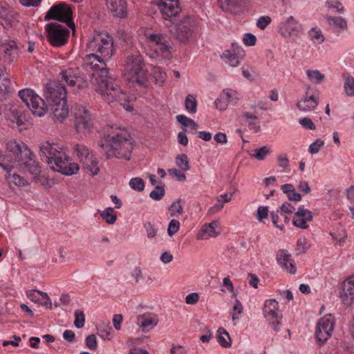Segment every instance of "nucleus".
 I'll use <instances>...</instances> for the list:
<instances>
[{
    "mask_svg": "<svg viewBox=\"0 0 354 354\" xmlns=\"http://www.w3.org/2000/svg\"><path fill=\"white\" fill-rule=\"evenodd\" d=\"M217 340L222 347L229 348L231 346L232 342L229 333L223 328L218 329Z\"/></svg>",
    "mask_w": 354,
    "mask_h": 354,
    "instance_id": "33",
    "label": "nucleus"
},
{
    "mask_svg": "<svg viewBox=\"0 0 354 354\" xmlns=\"http://www.w3.org/2000/svg\"><path fill=\"white\" fill-rule=\"evenodd\" d=\"M74 129L80 138H86L92 133L93 119L90 111L81 104H75L72 108Z\"/></svg>",
    "mask_w": 354,
    "mask_h": 354,
    "instance_id": "8",
    "label": "nucleus"
},
{
    "mask_svg": "<svg viewBox=\"0 0 354 354\" xmlns=\"http://www.w3.org/2000/svg\"><path fill=\"white\" fill-rule=\"evenodd\" d=\"M276 259L280 266L290 274H295L297 268L294 260L288 251L280 250L277 252Z\"/></svg>",
    "mask_w": 354,
    "mask_h": 354,
    "instance_id": "26",
    "label": "nucleus"
},
{
    "mask_svg": "<svg viewBox=\"0 0 354 354\" xmlns=\"http://www.w3.org/2000/svg\"><path fill=\"white\" fill-rule=\"evenodd\" d=\"M106 158H116L129 160L133 145L127 130L117 125H106L98 143Z\"/></svg>",
    "mask_w": 354,
    "mask_h": 354,
    "instance_id": "3",
    "label": "nucleus"
},
{
    "mask_svg": "<svg viewBox=\"0 0 354 354\" xmlns=\"http://www.w3.org/2000/svg\"><path fill=\"white\" fill-rule=\"evenodd\" d=\"M75 321L74 325L77 328H82L84 326L85 315L82 310H76L74 313Z\"/></svg>",
    "mask_w": 354,
    "mask_h": 354,
    "instance_id": "51",
    "label": "nucleus"
},
{
    "mask_svg": "<svg viewBox=\"0 0 354 354\" xmlns=\"http://www.w3.org/2000/svg\"><path fill=\"white\" fill-rule=\"evenodd\" d=\"M326 6L328 8L333 9L335 12L342 13L344 12V7L339 1L328 0L326 2Z\"/></svg>",
    "mask_w": 354,
    "mask_h": 354,
    "instance_id": "53",
    "label": "nucleus"
},
{
    "mask_svg": "<svg viewBox=\"0 0 354 354\" xmlns=\"http://www.w3.org/2000/svg\"><path fill=\"white\" fill-rule=\"evenodd\" d=\"M268 207L267 206H259L257 210V219L263 223L265 218L268 216Z\"/></svg>",
    "mask_w": 354,
    "mask_h": 354,
    "instance_id": "56",
    "label": "nucleus"
},
{
    "mask_svg": "<svg viewBox=\"0 0 354 354\" xmlns=\"http://www.w3.org/2000/svg\"><path fill=\"white\" fill-rule=\"evenodd\" d=\"M277 30L283 38L290 39L301 31L302 26L293 16H289L283 19Z\"/></svg>",
    "mask_w": 354,
    "mask_h": 354,
    "instance_id": "16",
    "label": "nucleus"
},
{
    "mask_svg": "<svg viewBox=\"0 0 354 354\" xmlns=\"http://www.w3.org/2000/svg\"><path fill=\"white\" fill-rule=\"evenodd\" d=\"M86 346L90 350H95L97 348V338L95 335H90L86 337L85 339Z\"/></svg>",
    "mask_w": 354,
    "mask_h": 354,
    "instance_id": "58",
    "label": "nucleus"
},
{
    "mask_svg": "<svg viewBox=\"0 0 354 354\" xmlns=\"http://www.w3.org/2000/svg\"><path fill=\"white\" fill-rule=\"evenodd\" d=\"M19 55V48L15 40L7 38L0 45V58L5 62L11 64Z\"/></svg>",
    "mask_w": 354,
    "mask_h": 354,
    "instance_id": "17",
    "label": "nucleus"
},
{
    "mask_svg": "<svg viewBox=\"0 0 354 354\" xmlns=\"http://www.w3.org/2000/svg\"><path fill=\"white\" fill-rule=\"evenodd\" d=\"M124 77L129 83L145 86L147 82V70L139 52L129 55L124 63Z\"/></svg>",
    "mask_w": 354,
    "mask_h": 354,
    "instance_id": "7",
    "label": "nucleus"
},
{
    "mask_svg": "<svg viewBox=\"0 0 354 354\" xmlns=\"http://www.w3.org/2000/svg\"><path fill=\"white\" fill-rule=\"evenodd\" d=\"M140 44L142 48L151 59H169L171 55V45L166 36L156 33L149 28H141Z\"/></svg>",
    "mask_w": 354,
    "mask_h": 354,
    "instance_id": "6",
    "label": "nucleus"
},
{
    "mask_svg": "<svg viewBox=\"0 0 354 354\" xmlns=\"http://www.w3.org/2000/svg\"><path fill=\"white\" fill-rule=\"evenodd\" d=\"M26 296L32 301L51 308L52 303L47 293L37 290H30L26 292Z\"/></svg>",
    "mask_w": 354,
    "mask_h": 354,
    "instance_id": "30",
    "label": "nucleus"
},
{
    "mask_svg": "<svg viewBox=\"0 0 354 354\" xmlns=\"http://www.w3.org/2000/svg\"><path fill=\"white\" fill-rule=\"evenodd\" d=\"M245 0H218L220 8L223 11H232L239 7Z\"/></svg>",
    "mask_w": 354,
    "mask_h": 354,
    "instance_id": "35",
    "label": "nucleus"
},
{
    "mask_svg": "<svg viewBox=\"0 0 354 354\" xmlns=\"http://www.w3.org/2000/svg\"><path fill=\"white\" fill-rule=\"evenodd\" d=\"M19 96L26 105L37 117L44 116L48 111L45 101L33 90L24 88L19 91Z\"/></svg>",
    "mask_w": 354,
    "mask_h": 354,
    "instance_id": "9",
    "label": "nucleus"
},
{
    "mask_svg": "<svg viewBox=\"0 0 354 354\" xmlns=\"http://www.w3.org/2000/svg\"><path fill=\"white\" fill-rule=\"evenodd\" d=\"M199 300V295L197 292H192L188 294L185 297V302L187 304H196Z\"/></svg>",
    "mask_w": 354,
    "mask_h": 354,
    "instance_id": "64",
    "label": "nucleus"
},
{
    "mask_svg": "<svg viewBox=\"0 0 354 354\" xmlns=\"http://www.w3.org/2000/svg\"><path fill=\"white\" fill-rule=\"evenodd\" d=\"M144 228L146 230L148 239H153L158 234L157 227L151 222L147 221L144 223Z\"/></svg>",
    "mask_w": 354,
    "mask_h": 354,
    "instance_id": "52",
    "label": "nucleus"
},
{
    "mask_svg": "<svg viewBox=\"0 0 354 354\" xmlns=\"http://www.w3.org/2000/svg\"><path fill=\"white\" fill-rule=\"evenodd\" d=\"M152 76L154 78L155 84L158 86H162L167 78L166 73L160 67H154Z\"/></svg>",
    "mask_w": 354,
    "mask_h": 354,
    "instance_id": "44",
    "label": "nucleus"
},
{
    "mask_svg": "<svg viewBox=\"0 0 354 354\" xmlns=\"http://www.w3.org/2000/svg\"><path fill=\"white\" fill-rule=\"evenodd\" d=\"M263 314L264 318L270 322L271 327L277 331L278 326L281 324L282 314L279 310V303L275 299L266 300L263 308Z\"/></svg>",
    "mask_w": 354,
    "mask_h": 354,
    "instance_id": "13",
    "label": "nucleus"
},
{
    "mask_svg": "<svg viewBox=\"0 0 354 354\" xmlns=\"http://www.w3.org/2000/svg\"><path fill=\"white\" fill-rule=\"evenodd\" d=\"M324 145V142L320 140H316L309 146V152L311 153H317Z\"/></svg>",
    "mask_w": 354,
    "mask_h": 354,
    "instance_id": "62",
    "label": "nucleus"
},
{
    "mask_svg": "<svg viewBox=\"0 0 354 354\" xmlns=\"http://www.w3.org/2000/svg\"><path fill=\"white\" fill-rule=\"evenodd\" d=\"M72 10L70 7L64 3L53 6L45 15L46 20L56 19L66 23L67 26L75 29V24L71 20Z\"/></svg>",
    "mask_w": 354,
    "mask_h": 354,
    "instance_id": "11",
    "label": "nucleus"
},
{
    "mask_svg": "<svg viewBox=\"0 0 354 354\" xmlns=\"http://www.w3.org/2000/svg\"><path fill=\"white\" fill-rule=\"evenodd\" d=\"M176 164L184 171H187L190 169L188 158L186 154L178 155L176 158Z\"/></svg>",
    "mask_w": 354,
    "mask_h": 354,
    "instance_id": "47",
    "label": "nucleus"
},
{
    "mask_svg": "<svg viewBox=\"0 0 354 354\" xmlns=\"http://www.w3.org/2000/svg\"><path fill=\"white\" fill-rule=\"evenodd\" d=\"M44 95L50 105L66 100L65 87L55 82L49 81L44 88Z\"/></svg>",
    "mask_w": 354,
    "mask_h": 354,
    "instance_id": "14",
    "label": "nucleus"
},
{
    "mask_svg": "<svg viewBox=\"0 0 354 354\" xmlns=\"http://www.w3.org/2000/svg\"><path fill=\"white\" fill-rule=\"evenodd\" d=\"M335 324V318L331 314L319 319L315 330L316 339L319 343L324 344L332 336Z\"/></svg>",
    "mask_w": 354,
    "mask_h": 354,
    "instance_id": "12",
    "label": "nucleus"
},
{
    "mask_svg": "<svg viewBox=\"0 0 354 354\" xmlns=\"http://www.w3.org/2000/svg\"><path fill=\"white\" fill-rule=\"evenodd\" d=\"M306 73L308 80L313 84H321L325 78V75L316 69H308Z\"/></svg>",
    "mask_w": 354,
    "mask_h": 354,
    "instance_id": "36",
    "label": "nucleus"
},
{
    "mask_svg": "<svg viewBox=\"0 0 354 354\" xmlns=\"http://www.w3.org/2000/svg\"><path fill=\"white\" fill-rule=\"evenodd\" d=\"M82 166L83 169L92 176L97 175L100 171L98 160L94 154L86 159V160L82 162Z\"/></svg>",
    "mask_w": 354,
    "mask_h": 354,
    "instance_id": "31",
    "label": "nucleus"
},
{
    "mask_svg": "<svg viewBox=\"0 0 354 354\" xmlns=\"http://www.w3.org/2000/svg\"><path fill=\"white\" fill-rule=\"evenodd\" d=\"M165 192L162 186H156V189L151 191L149 196L155 201H160L164 196Z\"/></svg>",
    "mask_w": 354,
    "mask_h": 354,
    "instance_id": "54",
    "label": "nucleus"
},
{
    "mask_svg": "<svg viewBox=\"0 0 354 354\" xmlns=\"http://www.w3.org/2000/svg\"><path fill=\"white\" fill-rule=\"evenodd\" d=\"M196 26L195 19L185 17L175 25L173 33L180 42H187L192 36Z\"/></svg>",
    "mask_w": 354,
    "mask_h": 354,
    "instance_id": "15",
    "label": "nucleus"
},
{
    "mask_svg": "<svg viewBox=\"0 0 354 354\" xmlns=\"http://www.w3.org/2000/svg\"><path fill=\"white\" fill-rule=\"evenodd\" d=\"M66 148L62 145L46 141L40 146L43 159L50 165L51 169L66 176L76 174L79 165L73 162L66 153Z\"/></svg>",
    "mask_w": 354,
    "mask_h": 354,
    "instance_id": "5",
    "label": "nucleus"
},
{
    "mask_svg": "<svg viewBox=\"0 0 354 354\" xmlns=\"http://www.w3.org/2000/svg\"><path fill=\"white\" fill-rule=\"evenodd\" d=\"M244 57L243 49L241 46L234 44L230 49L225 50L221 55L223 62L232 67L238 66Z\"/></svg>",
    "mask_w": 354,
    "mask_h": 354,
    "instance_id": "19",
    "label": "nucleus"
},
{
    "mask_svg": "<svg viewBox=\"0 0 354 354\" xmlns=\"http://www.w3.org/2000/svg\"><path fill=\"white\" fill-rule=\"evenodd\" d=\"M318 106V97L308 89L301 99L297 101L296 106L302 113H308L314 111Z\"/></svg>",
    "mask_w": 354,
    "mask_h": 354,
    "instance_id": "23",
    "label": "nucleus"
},
{
    "mask_svg": "<svg viewBox=\"0 0 354 354\" xmlns=\"http://www.w3.org/2000/svg\"><path fill=\"white\" fill-rule=\"evenodd\" d=\"M74 151L82 163L93 155L88 147L84 145H75L74 146Z\"/></svg>",
    "mask_w": 354,
    "mask_h": 354,
    "instance_id": "32",
    "label": "nucleus"
},
{
    "mask_svg": "<svg viewBox=\"0 0 354 354\" xmlns=\"http://www.w3.org/2000/svg\"><path fill=\"white\" fill-rule=\"evenodd\" d=\"M97 71H86L84 68V61L82 69L79 68H68L60 73L62 80L71 87L78 89L84 88L88 86L98 93L103 100L108 103L119 102L127 111H132V107L127 104L129 101V95L122 92L118 84L108 83L106 79L102 78Z\"/></svg>",
    "mask_w": 354,
    "mask_h": 354,
    "instance_id": "1",
    "label": "nucleus"
},
{
    "mask_svg": "<svg viewBox=\"0 0 354 354\" xmlns=\"http://www.w3.org/2000/svg\"><path fill=\"white\" fill-rule=\"evenodd\" d=\"M158 8L165 20L171 21L181 11L178 0H159Z\"/></svg>",
    "mask_w": 354,
    "mask_h": 354,
    "instance_id": "18",
    "label": "nucleus"
},
{
    "mask_svg": "<svg viewBox=\"0 0 354 354\" xmlns=\"http://www.w3.org/2000/svg\"><path fill=\"white\" fill-rule=\"evenodd\" d=\"M180 222L176 219H172L170 221L168 227H167V233L169 236H172L174 235L180 229Z\"/></svg>",
    "mask_w": 354,
    "mask_h": 354,
    "instance_id": "55",
    "label": "nucleus"
},
{
    "mask_svg": "<svg viewBox=\"0 0 354 354\" xmlns=\"http://www.w3.org/2000/svg\"><path fill=\"white\" fill-rule=\"evenodd\" d=\"M183 211V207L179 200L174 202L169 208V214L171 217L178 216L182 214Z\"/></svg>",
    "mask_w": 354,
    "mask_h": 354,
    "instance_id": "50",
    "label": "nucleus"
},
{
    "mask_svg": "<svg viewBox=\"0 0 354 354\" xmlns=\"http://www.w3.org/2000/svg\"><path fill=\"white\" fill-rule=\"evenodd\" d=\"M176 120L184 127L190 128L194 131H196L198 128V124L194 120L185 115H178Z\"/></svg>",
    "mask_w": 354,
    "mask_h": 354,
    "instance_id": "38",
    "label": "nucleus"
},
{
    "mask_svg": "<svg viewBox=\"0 0 354 354\" xmlns=\"http://www.w3.org/2000/svg\"><path fill=\"white\" fill-rule=\"evenodd\" d=\"M30 154V149L21 142L10 140L6 143L4 153L0 151V167L8 174L6 178L10 185L25 186L28 184L26 179L21 176L20 173L22 163H20L21 157H27Z\"/></svg>",
    "mask_w": 354,
    "mask_h": 354,
    "instance_id": "4",
    "label": "nucleus"
},
{
    "mask_svg": "<svg viewBox=\"0 0 354 354\" xmlns=\"http://www.w3.org/2000/svg\"><path fill=\"white\" fill-rule=\"evenodd\" d=\"M223 97L225 98L228 104L235 105L240 100V95L236 91L232 89H224L222 92Z\"/></svg>",
    "mask_w": 354,
    "mask_h": 354,
    "instance_id": "39",
    "label": "nucleus"
},
{
    "mask_svg": "<svg viewBox=\"0 0 354 354\" xmlns=\"http://www.w3.org/2000/svg\"><path fill=\"white\" fill-rule=\"evenodd\" d=\"M272 21L270 17L261 16L260 17L256 24V26L261 30H264Z\"/></svg>",
    "mask_w": 354,
    "mask_h": 354,
    "instance_id": "57",
    "label": "nucleus"
},
{
    "mask_svg": "<svg viewBox=\"0 0 354 354\" xmlns=\"http://www.w3.org/2000/svg\"><path fill=\"white\" fill-rule=\"evenodd\" d=\"M27 157H21V160H20V163H22L21 171L23 173H28L30 174V177L32 180H35L36 178H38V176L40 175L41 170L38 167L37 162L33 160L32 156V152L30 151V154L26 156Z\"/></svg>",
    "mask_w": 354,
    "mask_h": 354,
    "instance_id": "24",
    "label": "nucleus"
},
{
    "mask_svg": "<svg viewBox=\"0 0 354 354\" xmlns=\"http://www.w3.org/2000/svg\"><path fill=\"white\" fill-rule=\"evenodd\" d=\"M242 313L243 306L241 303L236 299L233 308L230 312V314L232 316V319L234 322V325L236 324V322L240 319V315Z\"/></svg>",
    "mask_w": 354,
    "mask_h": 354,
    "instance_id": "45",
    "label": "nucleus"
},
{
    "mask_svg": "<svg viewBox=\"0 0 354 354\" xmlns=\"http://www.w3.org/2000/svg\"><path fill=\"white\" fill-rule=\"evenodd\" d=\"M326 20L328 24L339 30H346L347 29V22L346 21L342 18V17H332V16H328L326 17Z\"/></svg>",
    "mask_w": 354,
    "mask_h": 354,
    "instance_id": "34",
    "label": "nucleus"
},
{
    "mask_svg": "<svg viewBox=\"0 0 354 354\" xmlns=\"http://www.w3.org/2000/svg\"><path fill=\"white\" fill-rule=\"evenodd\" d=\"M312 219V212L310 210L305 209L302 205L300 206L295 212L292 223L295 227L305 230L308 227V222L311 221Z\"/></svg>",
    "mask_w": 354,
    "mask_h": 354,
    "instance_id": "25",
    "label": "nucleus"
},
{
    "mask_svg": "<svg viewBox=\"0 0 354 354\" xmlns=\"http://www.w3.org/2000/svg\"><path fill=\"white\" fill-rule=\"evenodd\" d=\"M310 40L317 44H321L324 41L325 37L320 29L313 28L308 31Z\"/></svg>",
    "mask_w": 354,
    "mask_h": 354,
    "instance_id": "43",
    "label": "nucleus"
},
{
    "mask_svg": "<svg viewBox=\"0 0 354 354\" xmlns=\"http://www.w3.org/2000/svg\"><path fill=\"white\" fill-rule=\"evenodd\" d=\"M47 39L55 47H60L67 43L69 30L57 22L50 23L46 26Z\"/></svg>",
    "mask_w": 354,
    "mask_h": 354,
    "instance_id": "10",
    "label": "nucleus"
},
{
    "mask_svg": "<svg viewBox=\"0 0 354 354\" xmlns=\"http://www.w3.org/2000/svg\"><path fill=\"white\" fill-rule=\"evenodd\" d=\"M272 152V150L268 146H263L253 150L250 156L258 160H264L266 157Z\"/></svg>",
    "mask_w": 354,
    "mask_h": 354,
    "instance_id": "37",
    "label": "nucleus"
},
{
    "mask_svg": "<svg viewBox=\"0 0 354 354\" xmlns=\"http://www.w3.org/2000/svg\"><path fill=\"white\" fill-rule=\"evenodd\" d=\"M52 106V117L55 122H62L68 116L69 111L66 101L57 103Z\"/></svg>",
    "mask_w": 354,
    "mask_h": 354,
    "instance_id": "29",
    "label": "nucleus"
},
{
    "mask_svg": "<svg viewBox=\"0 0 354 354\" xmlns=\"http://www.w3.org/2000/svg\"><path fill=\"white\" fill-rule=\"evenodd\" d=\"M107 8L113 17L124 18L127 16V2L125 0H106Z\"/></svg>",
    "mask_w": 354,
    "mask_h": 354,
    "instance_id": "28",
    "label": "nucleus"
},
{
    "mask_svg": "<svg viewBox=\"0 0 354 354\" xmlns=\"http://www.w3.org/2000/svg\"><path fill=\"white\" fill-rule=\"evenodd\" d=\"M18 14L7 5H0V25L6 30L16 28L19 25Z\"/></svg>",
    "mask_w": 354,
    "mask_h": 354,
    "instance_id": "20",
    "label": "nucleus"
},
{
    "mask_svg": "<svg viewBox=\"0 0 354 354\" xmlns=\"http://www.w3.org/2000/svg\"><path fill=\"white\" fill-rule=\"evenodd\" d=\"M129 185L132 189L136 192H142L145 189V184L142 178L136 177L129 180Z\"/></svg>",
    "mask_w": 354,
    "mask_h": 354,
    "instance_id": "48",
    "label": "nucleus"
},
{
    "mask_svg": "<svg viewBox=\"0 0 354 354\" xmlns=\"http://www.w3.org/2000/svg\"><path fill=\"white\" fill-rule=\"evenodd\" d=\"M168 172L170 176L176 178L180 181H184L186 179L185 174L176 168L169 169Z\"/></svg>",
    "mask_w": 354,
    "mask_h": 354,
    "instance_id": "63",
    "label": "nucleus"
},
{
    "mask_svg": "<svg viewBox=\"0 0 354 354\" xmlns=\"http://www.w3.org/2000/svg\"><path fill=\"white\" fill-rule=\"evenodd\" d=\"M299 123L305 129L314 130L316 129L315 124L309 118H304L299 120Z\"/></svg>",
    "mask_w": 354,
    "mask_h": 354,
    "instance_id": "61",
    "label": "nucleus"
},
{
    "mask_svg": "<svg viewBox=\"0 0 354 354\" xmlns=\"http://www.w3.org/2000/svg\"><path fill=\"white\" fill-rule=\"evenodd\" d=\"M243 44L248 46H253L256 44L257 38L252 33H246L243 38Z\"/></svg>",
    "mask_w": 354,
    "mask_h": 354,
    "instance_id": "60",
    "label": "nucleus"
},
{
    "mask_svg": "<svg viewBox=\"0 0 354 354\" xmlns=\"http://www.w3.org/2000/svg\"><path fill=\"white\" fill-rule=\"evenodd\" d=\"M186 110L190 113H195L197 111V102L193 95L189 94L185 101Z\"/></svg>",
    "mask_w": 354,
    "mask_h": 354,
    "instance_id": "46",
    "label": "nucleus"
},
{
    "mask_svg": "<svg viewBox=\"0 0 354 354\" xmlns=\"http://www.w3.org/2000/svg\"><path fill=\"white\" fill-rule=\"evenodd\" d=\"M10 84V80L3 73L0 67V100L8 93Z\"/></svg>",
    "mask_w": 354,
    "mask_h": 354,
    "instance_id": "41",
    "label": "nucleus"
},
{
    "mask_svg": "<svg viewBox=\"0 0 354 354\" xmlns=\"http://www.w3.org/2000/svg\"><path fill=\"white\" fill-rule=\"evenodd\" d=\"M113 208L107 207L104 210L100 212V216L106 223L113 225L117 220V216L113 214Z\"/></svg>",
    "mask_w": 354,
    "mask_h": 354,
    "instance_id": "42",
    "label": "nucleus"
},
{
    "mask_svg": "<svg viewBox=\"0 0 354 354\" xmlns=\"http://www.w3.org/2000/svg\"><path fill=\"white\" fill-rule=\"evenodd\" d=\"M339 298L342 303L349 306L354 301V275L346 278L341 283Z\"/></svg>",
    "mask_w": 354,
    "mask_h": 354,
    "instance_id": "21",
    "label": "nucleus"
},
{
    "mask_svg": "<svg viewBox=\"0 0 354 354\" xmlns=\"http://www.w3.org/2000/svg\"><path fill=\"white\" fill-rule=\"evenodd\" d=\"M222 231L220 222L214 220L209 223H205L202 225L200 230L196 234V238L198 240H207L210 238L218 236Z\"/></svg>",
    "mask_w": 354,
    "mask_h": 354,
    "instance_id": "22",
    "label": "nucleus"
},
{
    "mask_svg": "<svg viewBox=\"0 0 354 354\" xmlns=\"http://www.w3.org/2000/svg\"><path fill=\"white\" fill-rule=\"evenodd\" d=\"M311 246L310 241L305 237H300L297 241L296 250L298 254L304 253Z\"/></svg>",
    "mask_w": 354,
    "mask_h": 354,
    "instance_id": "49",
    "label": "nucleus"
},
{
    "mask_svg": "<svg viewBox=\"0 0 354 354\" xmlns=\"http://www.w3.org/2000/svg\"><path fill=\"white\" fill-rule=\"evenodd\" d=\"M87 50L90 52L84 58V68L86 71H97V73L106 82L117 84L113 77L109 75L106 62L113 53V37L104 32L95 33L87 44Z\"/></svg>",
    "mask_w": 354,
    "mask_h": 354,
    "instance_id": "2",
    "label": "nucleus"
},
{
    "mask_svg": "<svg viewBox=\"0 0 354 354\" xmlns=\"http://www.w3.org/2000/svg\"><path fill=\"white\" fill-rule=\"evenodd\" d=\"M158 324V318L153 313H147L137 317V324L143 332H149Z\"/></svg>",
    "mask_w": 354,
    "mask_h": 354,
    "instance_id": "27",
    "label": "nucleus"
},
{
    "mask_svg": "<svg viewBox=\"0 0 354 354\" xmlns=\"http://www.w3.org/2000/svg\"><path fill=\"white\" fill-rule=\"evenodd\" d=\"M342 77L346 93L349 96H354V78L346 73H343Z\"/></svg>",
    "mask_w": 354,
    "mask_h": 354,
    "instance_id": "40",
    "label": "nucleus"
},
{
    "mask_svg": "<svg viewBox=\"0 0 354 354\" xmlns=\"http://www.w3.org/2000/svg\"><path fill=\"white\" fill-rule=\"evenodd\" d=\"M216 108L220 111H224L227 109L228 103L225 98L223 97V95L221 93L218 98L215 100Z\"/></svg>",
    "mask_w": 354,
    "mask_h": 354,
    "instance_id": "59",
    "label": "nucleus"
}]
</instances>
